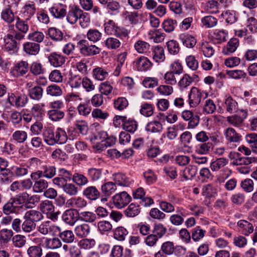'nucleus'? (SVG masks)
<instances>
[{
  "label": "nucleus",
  "instance_id": "e2e57ef3",
  "mask_svg": "<svg viewBox=\"0 0 257 257\" xmlns=\"http://www.w3.org/2000/svg\"><path fill=\"white\" fill-rule=\"evenodd\" d=\"M216 109V105L210 99L206 100L203 108V112L206 114L213 113Z\"/></svg>",
  "mask_w": 257,
  "mask_h": 257
},
{
  "label": "nucleus",
  "instance_id": "0eeeda50",
  "mask_svg": "<svg viewBox=\"0 0 257 257\" xmlns=\"http://www.w3.org/2000/svg\"><path fill=\"white\" fill-rule=\"evenodd\" d=\"M36 230L44 235L50 233L53 235H55L58 231H60V227L52 225L50 221H46L37 226Z\"/></svg>",
  "mask_w": 257,
  "mask_h": 257
},
{
  "label": "nucleus",
  "instance_id": "cd10ccee",
  "mask_svg": "<svg viewBox=\"0 0 257 257\" xmlns=\"http://www.w3.org/2000/svg\"><path fill=\"white\" fill-rule=\"evenodd\" d=\"M82 12L81 10L77 8L69 11L67 17L68 22L71 24H75L79 19V17H81Z\"/></svg>",
  "mask_w": 257,
  "mask_h": 257
},
{
  "label": "nucleus",
  "instance_id": "79ce46f5",
  "mask_svg": "<svg viewBox=\"0 0 257 257\" xmlns=\"http://www.w3.org/2000/svg\"><path fill=\"white\" fill-rule=\"evenodd\" d=\"M222 16L227 23L231 24L234 23L237 20L236 13L234 10H228L223 13Z\"/></svg>",
  "mask_w": 257,
  "mask_h": 257
},
{
  "label": "nucleus",
  "instance_id": "f8f14e48",
  "mask_svg": "<svg viewBox=\"0 0 257 257\" xmlns=\"http://www.w3.org/2000/svg\"><path fill=\"white\" fill-rule=\"evenodd\" d=\"M134 64L138 71H146L149 70L152 64L149 59L145 56H141L134 61Z\"/></svg>",
  "mask_w": 257,
  "mask_h": 257
},
{
  "label": "nucleus",
  "instance_id": "680f3d73",
  "mask_svg": "<svg viewBox=\"0 0 257 257\" xmlns=\"http://www.w3.org/2000/svg\"><path fill=\"white\" fill-rule=\"evenodd\" d=\"M134 47L138 53H144L149 49L150 45L145 41L139 40L135 44Z\"/></svg>",
  "mask_w": 257,
  "mask_h": 257
},
{
  "label": "nucleus",
  "instance_id": "c03bdc74",
  "mask_svg": "<svg viewBox=\"0 0 257 257\" xmlns=\"http://www.w3.org/2000/svg\"><path fill=\"white\" fill-rule=\"evenodd\" d=\"M137 122L134 119L131 118L126 119L123 125V128L124 130L130 133H134L137 129Z\"/></svg>",
  "mask_w": 257,
  "mask_h": 257
},
{
  "label": "nucleus",
  "instance_id": "f03ea898",
  "mask_svg": "<svg viewBox=\"0 0 257 257\" xmlns=\"http://www.w3.org/2000/svg\"><path fill=\"white\" fill-rule=\"evenodd\" d=\"M79 52L84 56H92L98 54L101 51L100 48L95 45L89 44L86 40H80L78 43Z\"/></svg>",
  "mask_w": 257,
  "mask_h": 257
},
{
  "label": "nucleus",
  "instance_id": "69168bd1",
  "mask_svg": "<svg viewBox=\"0 0 257 257\" xmlns=\"http://www.w3.org/2000/svg\"><path fill=\"white\" fill-rule=\"evenodd\" d=\"M116 138L113 136L108 137L105 140L104 143L102 144L97 145L95 147V149L97 150H102L105 147H110L115 144L116 142Z\"/></svg>",
  "mask_w": 257,
  "mask_h": 257
},
{
  "label": "nucleus",
  "instance_id": "e433bc0d",
  "mask_svg": "<svg viewBox=\"0 0 257 257\" xmlns=\"http://www.w3.org/2000/svg\"><path fill=\"white\" fill-rule=\"evenodd\" d=\"M48 34L52 39L56 41H61L63 38V33L55 27L50 28L48 29Z\"/></svg>",
  "mask_w": 257,
  "mask_h": 257
},
{
  "label": "nucleus",
  "instance_id": "0e129e2a",
  "mask_svg": "<svg viewBox=\"0 0 257 257\" xmlns=\"http://www.w3.org/2000/svg\"><path fill=\"white\" fill-rule=\"evenodd\" d=\"M49 117L53 121H58L64 116V112L60 110H50L48 111Z\"/></svg>",
  "mask_w": 257,
  "mask_h": 257
},
{
  "label": "nucleus",
  "instance_id": "39448f33",
  "mask_svg": "<svg viewBox=\"0 0 257 257\" xmlns=\"http://www.w3.org/2000/svg\"><path fill=\"white\" fill-rule=\"evenodd\" d=\"M131 200V197L125 191L116 194L113 197V202L114 206L117 208L120 209L127 204Z\"/></svg>",
  "mask_w": 257,
  "mask_h": 257
},
{
  "label": "nucleus",
  "instance_id": "412c9836",
  "mask_svg": "<svg viewBox=\"0 0 257 257\" xmlns=\"http://www.w3.org/2000/svg\"><path fill=\"white\" fill-rule=\"evenodd\" d=\"M223 106L226 110L229 113H235L238 110L237 101L230 96L225 98Z\"/></svg>",
  "mask_w": 257,
  "mask_h": 257
},
{
  "label": "nucleus",
  "instance_id": "c756f323",
  "mask_svg": "<svg viewBox=\"0 0 257 257\" xmlns=\"http://www.w3.org/2000/svg\"><path fill=\"white\" fill-rule=\"evenodd\" d=\"M32 211H27L24 216L25 220L22 225V227L24 231L30 232L32 230Z\"/></svg>",
  "mask_w": 257,
  "mask_h": 257
},
{
  "label": "nucleus",
  "instance_id": "473e14b6",
  "mask_svg": "<svg viewBox=\"0 0 257 257\" xmlns=\"http://www.w3.org/2000/svg\"><path fill=\"white\" fill-rule=\"evenodd\" d=\"M116 189V185L112 182H108L103 184L101 187L102 194L105 196H110Z\"/></svg>",
  "mask_w": 257,
  "mask_h": 257
},
{
  "label": "nucleus",
  "instance_id": "393cba45",
  "mask_svg": "<svg viewBox=\"0 0 257 257\" xmlns=\"http://www.w3.org/2000/svg\"><path fill=\"white\" fill-rule=\"evenodd\" d=\"M86 37L90 42L96 43L100 41L102 37V34L95 28L90 29L86 33Z\"/></svg>",
  "mask_w": 257,
  "mask_h": 257
},
{
  "label": "nucleus",
  "instance_id": "052dcab7",
  "mask_svg": "<svg viewBox=\"0 0 257 257\" xmlns=\"http://www.w3.org/2000/svg\"><path fill=\"white\" fill-rule=\"evenodd\" d=\"M45 244L47 248L52 249L59 248L62 245L61 240L57 237L47 239Z\"/></svg>",
  "mask_w": 257,
  "mask_h": 257
},
{
  "label": "nucleus",
  "instance_id": "f704fd0d",
  "mask_svg": "<svg viewBox=\"0 0 257 257\" xmlns=\"http://www.w3.org/2000/svg\"><path fill=\"white\" fill-rule=\"evenodd\" d=\"M146 130L152 133L161 132L163 130L162 123L157 120L149 122L146 126Z\"/></svg>",
  "mask_w": 257,
  "mask_h": 257
},
{
  "label": "nucleus",
  "instance_id": "6ab92c4d",
  "mask_svg": "<svg viewBox=\"0 0 257 257\" xmlns=\"http://www.w3.org/2000/svg\"><path fill=\"white\" fill-rule=\"evenodd\" d=\"M238 230L245 235H249L253 231L252 224L245 220H240L237 223Z\"/></svg>",
  "mask_w": 257,
  "mask_h": 257
},
{
  "label": "nucleus",
  "instance_id": "bf43d9fd",
  "mask_svg": "<svg viewBox=\"0 0 257 257\" xmlns=\"http://www.w3.org/2000/svg\"><path fill=\"white\" fill-rule=\"evenodd\" d=\"M81 77L79 75H71L68 80V84L71 88H77L81 86L82 84Z\"/></svg>",
  "mask_w": 257,
  "mask_h": 257
},
{
  "label": "nucleus",
  "instance_id": "6e6d98bb",
  "mask_svg": "<svg viewBox=\"0 0 257 257\" xmlns=\"http://www.w3.org/2000/svg\"><path fill=\"white\" fill-rule=\"evenodd\" d=\"M127 234L128 231L125 228L122 226L118 227L114 231V237L118 240L122 241L125 239Z\"/></svg>",
  "mask_w": 257,
  "mask_h": 257
},
{
  "label": "nucleus",
  "instance_id": "dca6fc26",
  "mask_svg": "<svg viewBox=\"0 0 257 257\" xmlns=\"http://www.w3.org/2000/svg\"><path fill=\"white\" fill-rule=\"evenodd\" d=\"M82 194L89 200L93 201L97 199L100 196V192L94 186H89L85 188L82 191Z\"/></svg>",
  "mask_w": 257,
  "mask_h": 257
},
{
  "label": "nucleus",
  "instance_id": "774afa93",
  "mask_svg": "<svg viewBox=\"0 0 257 257\" xmlns=\"http://www.w3.org/2000/svg\"><path fill=\"white\" fill-rule=\"evenodd\" d=\"M95 243V241L93 239L85 238L79 241V245L84 249H90L94 246Z\"/></svg>",
  "mask_w": 257,
  "mask_h": 257
},
{
  "label": "nucleus",
  "instance_id": "864d4df0",
  "mask_svg": "<svg viewBox=\"0 0 257 257\" xmlns=\"http://www.w3.org/2000/svg\"><path fill=\"white\" fill-rule=\"evenodd\" d=\"M201 23L206 28H212L217 25V20L212 16H207L202 18Z\"/></svg>",
  "mask_w": 257,
  "mask_h": 257
},
{
  "label": "nucleus",
  "instance_id": "5701e85b",
  "mask_svg": "<svg viewBox=\"0 0 257 257\" xmlns=\"http://www.w3.org/2000/svg\"><path fill=\"white\" fill-rule=\"evenodd\" d=\"M239 45L238 40L236 38L231 39L224 46L222 53L225 55H228L234 52Z\"/></svg>",
  "mask_w": 257,
  "mask_h": 257
},
{
  "label": "nucleus",
  "instance_id": "a211bd4d",
  "mask_svg": "<svg viewBox=\"0 0 257 257\" xmlns=\"http://www.w3.org/2000/svg\"><path fill=\"white\" fill-rule=\"evenodd\" d=\"M224 135L226 140L231 143H238L241 139V136L232 127L225 130Z\"/></svg>",
  "mask_w": 257,
  "mask_h": 257
},
{
  "label": "nucleus",
  "instance_id": "b1692460",
  "mask_svg": "<svg viewBox=\"0 0 257 257\" xmlns=\"http://www.w3.org/2000/svg\"><path fill=\"white\" fill-rule=\"evenodd\" d=\"M179 39L183 45L187 48H193L196 44V40L195 37L188 34H180Z\"/></svg>",
  "mask_w": 257,
  "mask_h": 257
},
{
  "label": "nucleus",
  "instance_id": "72a5a7b5",
  "mask_svg": "<svg viewBox=\"0 0 257 257\" xmlns=\"http://www.w3.org/2000/svg\"><path fill=\"white\" fill-rule=\"evenodd\" d=\"M245 140L249 144L252 151L257 154V134L251 133L246 135Z\"/></svg>",
  "mask_w": 257,
  "mask_h": 257
},
{
  "label": "nucleus",
  "instance_id": "13d9d810",
  "mask_svg": "<svg viewBox=\"0 0 257 257\" xmlns=\"http://www.w3.org/2000/svg\"><path fill=\"white\" fill-rule=\"evenodd\" d=\"M193 82V79L188 74H184L178 82L180 89L182 90L187 88Z\"/></svg>",
  "mask_w": 257,
  "mask_h": 257
},
{
  "label": "nucleus",
  "instance_id": "4d7b16f0",
  "mask_svg": "<svg viewBox=\"0 0 257 257\" xmlns=\"http://www.w3.org/2000/svg\"><path fill=\"white\" fill-rule=\"evenodd\" d=\"M21 13L27 20L30 19L32 16V2H27L22 8Z\"/></svg>",
  "mask_w": 257,
  "mask_h": 257
},
{
  "label": "nucleus",
  "instance_id": "5fc2aeb1",
  "mask_svg": "<svg viewBox=\"0 0 257 257\" xmlns=\"http://www.w3.org/2000/svg\"><path fill=\"white\" fill-rule=\"evenodd\" d=\"M43 105L42 104H36L33 106V117L36 121H41L44 115V110H43Z\"/></svg>",
  "mask_w": 257,
  "mask_h": 257
},
{
  "label": "nucleus",
  "instance_id": "7ed1b4c3",
  "mask_svg": "<svg viewBox=\"0 0 257 257\" xmlns=\"http://www.w3.org/2000/svg\"><path fill=\"white\" fill-rule=\"evenodd\" d=\"M207 95L198 88L192 87L188 95V103L191 107L197 106L201 102L202 98H206Z\"/></svg>",
  "mask_w": 257,
  "mask_h": 257
},
{
  "label": "nucleus",
  "instance_id": "4468645a",
  "mask_svg": "<svg viewBox=\"0 0 257 257\" xmlns=\"http://www.w3.org/2000/svg\"><path fill=\"white\" fill-rule=\"evenodd\" d=\"M152 56L154 61L157 63L165 61L166 56L164 48L160 46H156L152 48Z\"/></svg>",
  "mask_w": 257,
  "mask_h": 257
},
{
  "label": "nucleus",
  "instance_id": "09e8293b",
  "mask_svg": "<svg viewBox=\"0 0 257 257\" xmlns=\"http://www.w3.org/2000/svg\"><path fill=\"white\" fill-rule=\"evenodd\" d=\"M105 45L108 49H116L120 47L121 42L113 37H109L105 41Z\"/></svg>",
  "mask_w": 257,
  "mask_h": 257
},
{
  "label": "nucleus",
  "instance_id": "4c0bfd02",
  "mask_svg": "<svg viewBox=\"0 0 257 257\" xmlns=\"http://www.w3.org/2000/svg\"><path fill=\"white\" fill-rule=\"evenodd\" d=\"M39 207L43 213L47 214H51L54 211V206L52 202L49 200H45L42 202Z\"/></svg>",
  "mask_w": 257,
  "mask_h": 257
},
{
  "label": "nucleus",
  "instance_id": "a878e982",
  "mask_svg": "<svg viewBox=\"0 0 257 257\" xmlns=\"http://www.w3.org/2000/svg\"><path fill=\"white\" fill-rule=\"evenodd\" d=\"M87 175L92 182H97L102 178V169L90 168L87 169Z\"/></svg>",
  "mask_w": 257,
  "mask_h": 257
},
{
  "label": "nucleus",
  "instance_id": "7c9ffc66",
  "mask_svg": "<svg viewBox=\"0 0 257 257\" xmlns=\"http://www.w3.org/2000/svg\"><path fill=\"white\" fill-rule=\"evenodd\" d=\"M217 189L211 184L204 185L202 188V194L207 198L215 197L217 195Z\"/></svg>",
  "mask_w": 257,
  "mask_h": 257
},
{
  "label": "nucleus",
  "instance_id": "338daca9",
  "mask_svg": "<svg viewBox=\"0 0 257 257\" xmlns=\"http://www.w3.org/2000/svg\"><path fill=\"white\" fill-rule=\"evenodd\" d=\"M175 250L174 243L171 241H166L163 243L161 246V251L167 255L172 254Z\"/></svg>",
  "mask_w": 257,
  "mask_h": 257
},
{
  "label": "nucleus",
  "instance_id": "c9c22d12",
  "mask_svg": "<svg viewBox=\"0 0 257 257\" xmlns=\"http://www.w3.org/2000/svg\"><path fill=\"white\" fill-rule=\"evenodd\" d=\"M108 75L107 70L101 67H96L93 70V76L94 78L98 80L102 81L104 80Z\"/></svg>",
  "mask_w": 257,
  "mask_h": 257
},
{
  "label": "nucleus",
  "instance_id": "f257e3e1",
  "mask_svg": "<svg viewBox=\"0 0 257 257\" xmlns=\"http://www.w3.org/2000/svg\"><path fill=\"white\" fill-rule=\"evenodd\" d=\"M45 141L49 145L56 143L63 144L66 142L67 136L64 130L58 127L56 131L48 129L45 133Z\"/></svg>",
  "mask_w": 257,
  "mask_h": 257
},
{
  "label": "nucleus",
  "instance_id": "603ef678",
  "mask_svg": "<svg viewBox=\"0 0 257 257\" xmlns=\"http://www.w3.org/2000/svg\"><path fill=\"white\" fill-rule=\"evenodd\" d=\"M212 146V143L205 142L198 145L196 147L195 151L199 154H206L210 151Z\"/></svg>",
  "mask_w": 257,
  "mask_h": 257
},
{
  "label": "nucleus",
  "instance_id": "bb28decb",
  "mask_svg": "<svg viewBox=\"0 0 257 257\" xmlns=\"http://www.w3.org/2000/svg\"><path fill=\"white\" fill-rule=\"evenodd\" d=\"M74 231L78 237H85L90 233V227L88 224L84 223L77 225Z\"/></svg>",
  "mask_w": 257,
  "mask_h": 257
},
{
  "label": "nucleus",
  "instance_id": "6e6552de",
  "mask_svg": "<svg viewBox=\"0 0 257 257\" xmlns=\"http://www.w3.org/2000/svg\"><path fill=\"white\" fill-rule=\"evenodd\" d=\"M79 213L76 209H70L66 210L62 214L63 221L69 225H74L78 220Z\"/></svg>",
  "mask_w": 257,
  "mask_h": 257
},
{
  "label": "nucleus",
  "instance_id": "a19ab883",
  "mask_svg": "<svg viewBox=\"0 0 257 257\" xmlns=\"http://www.w3.org/2000/svg\"><path fill=\"white\" fill-rule=\"evenodd\" d=\"M140 212L139 206L135 203H131L124 211V214L127 217H134L138 215Z\"/></svg>",
  "mask_w": 257,
  "mask_h": 257
},
{
  "label": "nucleus",
  "instance_id": "37998d69",
  "mask_svg": "<svg viewBox=\"0 0 257 257\" xmlns=\"http://www.w3.org/2000/svg\"><path fill=\"white\" fill-rule=\"evenodd\" d=\"M14 11L11 9H5L1 13V17L4 21L11 23L15 20Z\"/></svg>",
  "mask_w": 257,
  "mask_h": 257
},
{
  "label": "nucleus",
  "instance_id": "423d86ee",
  "mask_svg": "<svg viewBox=\"0 0 257 257\" xmlns=\"http://www.w3.org/2000/svg\"><path fill=\"white\" fill-rule=\"evenodd\" d=\"M27 97L25 95H19L14 93H10L8 94L7 102L12 106L16 107H23L27 102Z\"/></svg>",
  "mask_w": 257,
  "mask_h": 257
},
{
  "label": "nucleus",
  "instance_id": "ea45409f",
  "mask_svg": "<svg viewBox=\"0 0 257 257\" xmlns=\"http://www.w3.org/2000/svg\"><path fill=\"white\" fill-rule=\"evenodd\" d=\"M107 138V134L106 132L103 131H97L94 135L92 138L95 144L94 148L97 146V145L102 144L104 143L105 140Z\"/></svg>",
  "mask_w": 257,
  "mask_h": 257
},
{
  "label": "nucleus",
  "instance_id": "4be33fe9",
  "mask_svg": "<svg viewBox=\"0 0 257 257\" xmlns=\"http://www.w3.org/2000/svg\"><path fill=\"white\" fill-rule=\"evenodd\" d=\"M72 179L73 182L79 187L86 186L89 182V178L79 172L74 173L72 175Z\"/></svg>",
  "mask_w": 257,
  "mask_h": 257
},
{
  "label": "nucleus",
  "instance_id": "2eb2a0df",
  "mask_svg": "<svg viewBox=\"0 0 257 257\" xmlns=\"http://www.w3.org/2000/svg\"><path fill=\"white\" fill-rule=\"evenodd\" d=\"M197 172V167L190 165L181 170L180 175L183 178L184 180H192L196 176Z\"/></svg>",
  "mask_w": 257,
  "mask_h": 257
},
{
  "label": "nucleus",
  "instance_id": "9b49d317",
  "mask_svg": "<svg viewBox=\"0 0 257 257\" xmlns=\"http://www.w3.org/2000/svg\"><path fill=\"white\" fill-rule=\"evenodd\" d=\"M5 45L4 49L10 54H13L17 52L18 49V45L15 40H13V36L11 35H6L4 38Z\"/></svg>",
  "mask_w": 257,
  "mask_h": 257
},
{
  "label": "nucleus",
  "instance_id": "aec40b11",
  "mask_svg": "<svg viewBox=\"0 0 257 257\" xmlns=\"http://www.w3.org/2000/svg\"><path fill=\"white\" fill-rule=\"evenodd\" d=\"M66 204L68 207L81 209L86 207L87 202L84 198L81 197H77L68 199Z\"/></svg>",
  "mask_w": 257,
  "mask_h": 257
},
{
  "label": "nucleus",
  "instance_id": "3c124183",
  "mask_svg": "<svg viewBox=\"0 0 257 257\" xmlns=\"http://www.w3.org/2000/svg\"><path fill=\"white\" fill-rule=\"evenodd\" d=\"M113 180L115 184L121 186H127L128 185V181L126 177L121 173L115 174L113 175Z\"/></svg>",
  "mask_w": 257,
  "mask_h": 257
},
{
  "label": "nucleus",
  "instance_id": "a18cd8bd",
  "mask_svg": "<svg viewBox=\"0 0 257 257\" xmlns=\"http://www.w3.org/2000/svg\"><path fill=\"white\" fill-rule=\"evenodd\" d=\"M63 190L68 195L72 196H76L78 193V188L73 183H66L63 188Z\"/></svg>",
  "mask_w": 257,
  "mask_h": 257
},
{
  "label": "nucleus",
  "instance_id": "9d476101",
  "mask_svg": "<svg viewBox=\"0 0 257 257\" xmlns=\"http://www.w3.org/2000/svg\"><path fill=\"white\" fill-rule=\"evenodd\" d=\"M28 63L24 61L17 63L11 70V74L18 77L25 74L28 71Z\"/></svg>",
  "mask_w": 257,
  "mask_h": 257
},
{
  "label": "nucleus",
  "instance_id": "1a4fd4ad",
  "mask_svg": "<svg viewBox=\"0 0 257 257\" xmlns=\"http://www.w3.org/2000/svg\"><path fill=\"white\" fill-rule=\"evenodd\" d=\"M12 199L14 201V203L19 209V205H22L25 203V206L27 208L31 207L30 204L31 203V200L32 196H30L26 192H23L19 195H16L15 197H12Z\"/></svg>",
  "mask_w": 257,
  "mask_h": 257
},
{
  "label": "nucleus",
  "instance_id": "c85d7f7f",
  "mask_svg": "<svg viewBox=\"0 0 257 257\" xmlns=\"http://www.w3.org/2000/svg\"><path fill=\"white\" fill-rule=\"evenodd\" d=\"M57 233H59V236L62 240L65 243H72L75 238L73 231L70 230L61 231V228H60V231H58Z\"/></svg>",
  "mask_w": 257,
  "mask_h": 257
},
{
  "label": "nucleus",
  "instance_id": "8fccbe9b",
  "mask_svg": "<svg viewBox=\"0 0 257 257\" xmlns=\"http://www.w3.org/2000/svg\"><path fill=\"white\" fill-rule=\"evenodd\" d=\"M205 233V230L201 229L200 226H196L192 231V239L195 242L198 241L204 237Z\"/></svg>",
  "mask_w": 257,
  "mask_h": 257
},
{
  "label": "nucleus",
  "instance_id": "f3484780",
  "mask_svg": "<svg viewBox=\"0 0 257 257\" xmlns=\"http://www.w3.org/2000/svg\"><path fill=\"white\" fill-rule=\"evenodd\" d=\"M48 58L50 64L55 67L61 66L66 61L64 56L56 52L51 53Z\"/></svg>",
  "mask_w": 257,
  "mask_h": 257
},
{
  "label": "nucleus",
  "instance_id": "20e7f679",
  "mask_svg": "<svg viewBox=\"0 0 257 257\" xmlns=\"http://www.w3.org/2000/svg\"><path fill=\"white\" fill-rule=\"evenodd\" d=\"M50 14L56 19H62L67 14V6L62 4L57 3L49 9Z\"/></svg>",
  "mask_w": 257,
  "mask_h": 257
},
{
  "label": "nucleus",
  "instance_id": "de8ad7c7",
  "mask_svg": "<svg viewBox=\"0 0 257 257\" xmlns=\"http://www.w3.org/2000/svg\"><path fill=\"white\" fill-rule=\"evenodd\" d=\"M79 217L83 221L92 223L96 219V214L90 211H83L79 213Z\"/></svg>",
  "mask_w": 257,
  "mask_h": 257
},
{
  "label": "nucleus",
  "instance_id": "2f4dec72",
  "mask_svg": "<svg viewBox=\"0 0 257 257\" xmlns=\"http://www.w3.org/2000/svg\"><path fill=\"white\" fill-rule=\"evenodd\" d=\"M228 163V160L224 158L216 159L210 164V168L213 171H218L222 169Z\"/></svg>",
  "mask_w": 257,
  "mask_h": 257
},
{
  "label": "nucleus",
  "instance_id": "ddd939ff",
  "mask_svg": "<svg viewBox=\"0 0 257 257\" xmlns=\"http://www.w3.org/2000/svg\"><path fill=\"white\" fill-rule=\"evenodd\" d=\"M177 214H173L170 217V222L175 225H181L184 222V217L187 215L186 211L182 207H177Z\"/></svg>",
  "mask_w": 257,
  "mask_h": 257
},
{
  "label": "nucleus",
  "instance_id": "58836bf2",
  "mask_svg": "<svg viewBox=\"0 0 257 257\" xmlns=\"http://www.w3.org/2000/svg\"><path fill=\"white\" fill-rule=\"evenodd\" d=\"M18 210L14 201L11 198L3 206V212L6 214L16 213Z\"/></svg>",
  "mask_w": 257,
  "mask_h": 257
},
{
  "label": "nucleus",
  "instance_id": "49530a36",
  "mask_svg": "<svg viewBox=\"0 0 257 257\" xmlns=\"http://www.w3.org/2000/svg\"><path fill=\"white\" fill-rule=\"evenodd\" d=\"M47 94L52 96H60L62 95L63 91L59 86L56 84H52L47 87L46 89Z\"/></svg>",
  "mask_w": 257,
  "mask_h": 257
}]
</instances>
